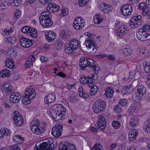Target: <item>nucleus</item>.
Instances as JSON below:
<instances>
[{
	"label": "nucleus",
	"instance_id": "nucleus-1",
	"mask_svg": "<svg viewBox=\"0 0 150 150\" xmlns=\"http://www.w3.org/2000/svg\"><path fill=\"white\" fill-rule=\"evenodd\" d=\"M53 107L54 109H51L50 115L55 122L60 123L65 119L66 109L61 104H55Z\"/></svg>",
	"mask_w": 150,
	"mask_h": 150
},
{
	"label": "nucleus",
	"instance_id": "nucleus-2",
	"mask_svg": "<svg viewBox=\"0 0 150 150\" xmlns=\"http://www.w3.org/2000/svg\"><path fill=\"white\" fill-rule=\"evenodd\" d=\"M79 65L81 69L84 70L86 68L88 67L90 68H92V70L95 72L99 70L98 66L96 64V62L93 59L85 58L84 57H81L80 59Z\"/></svg>",
	"mask_w": 150,
	"mask_h": 150
},
{
	"label": "nucleus",
	"instance_id": "nucleus-3",
	"mask_svg": "<svg viewBox=\"0 0 150 150\" xmlns=\"http://www.w3.org/2000/svg\"><path fill=\"white\" fill-rule=\"evenodd\" d=\"M57 146V143L52 139H47L45 140L40 145L37 144L34 150H53Z\"/></svg>",
	"mask_w": 150,
	"mask_h": 150
},
{
	"label": "nucleus",
	"instance_id": "nucleus-4",
	"mask_svg": "<svg viewBox=\"0 0 150 150\" xmlns=\"http://www.w3.org/2000/svg\"><path fill=\"white\" fill-rule=\"evenodd\" d=\"M145 30L144 28L143 25L142 28H139L137 30V37L141 41H144L150 39V33H148Z\"/></svg>",
	"mask_w": 150,
	"mask_h": 150
},
{
	"label": "nucleus",
	"instance_id": "nucleus-5",
	"mask_svg": "<svg viewBox=\"0 0 150 150\" xmlns=\"http://www.w3.org/2000/svg\"><path fill=\"white\" fill-rule=\"evenodd\" d=\"M86 35L88 36V38H87L85 40L86 46L89 51V52L94 53L97 51L98 48L96 45V44L94 41L89 39L91 35L90 33L87 34Z\"/></svg>",
	"mask_w": 150,
	"mask_h": 150
},
{
	"label": "nucleus",
	"instance_id": "nucleus-6",
	"mask_svg": "<svg viewBox=\"0 0 150 150\" xmlns=\"http://www.w3.org/2000/svg\"><path fill=\"white\" fill-rule=\"evenodd\" d=\"M30 126L32 132L38 135L42 134L45 131V129L44 128L40 127L39 121L38 120L32 122L31 123Z\"/></svg>",
	"mask_w": 150,
	"mask_h": 150
},
{
	"label": "nucleus",
	"instance_id": "nucleus-7",
	"mask_svg": "<svg viewBox=\"0 0 150 150\" xmlns=\"http://www.w3.org/2000/svg\"><path fill=\"white\" fill-rule=\"evenodd\" d=\"M105 103L103 100L99 99L94 103L93 106V111L96 113L102 112L105 109Z\"/></svg>",
	"mask_w": 150,
	"mask_h": 150
},
{
	"label": "nucleus",
	"instance_id": "nucleus-8",
	"mask_svg": "<svg viewBox=\"0 0 150 150\" xmlns=\"http://www.w3.org/2000/svg\"><path fill=\"white\" fill-rule=\"evenodd\" d=\"M133 10L132 6L129 4H125L122 6L120 11L122 14L125 16L130 15Z\"/></svg>",
	"mask_w": 150,
	"mask_h": 150
},
{
	"label": "nucleus",
	"instance_id": "nucleus-9",
	"mask_svg": "<svg viewBox=\"0 0 150 150\" xmlns=\"http://www.w3.org/2000/svg\"><path fill=\"white\" fill-rule=\"evenodd\" d=\"M85 21L82 18L75 19L73 23V28L76 30H81L85 25Z\"/></svg>",
	"mask_w": 150,
	"mask_h": 150
},
{
	"label": "nucleus",
	"instance_id": "nucleus-10",
	"mask_svg": "<svg viewBox=\"0 0 150 150\" xmlns=\"http://www.w3.org/2000/svg\"><path fill=\"white\" fill-rule=\"evenodd\" d=\"M142 17L140 16H135L132 18L129 24L132 28H137L141 24Z\"/></svg>",
	"mask_w": 150,
	"mask_h": 150
},
{
	"label": "nucleus",
	"instance_id": "nucleus-11",
	"mask_svg": "<svg viewBox=\"0 0 150 150\" xmlns=\"http://www.w3.org/2000/svg\"><path fill=\"white\" fill-rule=\"evenodd\" d=\"M95 75L93 74L86 76L85 75H83L81 76L80 79V82L81 83H91L95 80Z\"/></svg>",
	"mask_w": 150,
	"mask_h": 150
},
{
	"label": "nucleus",
	"instance_id": "nucleus-12",
	"mask_svg": "<svg viewBox=\"0 0 150 150\" xmlns=\"http://www.w3.org/2000/svg\"><path fill=\"white\" fill-rule=\"evenodd\" d=\"M59 147V150H76L75 145L67 141L62 142Z\"/></svg>",
	"mask_w": 150,
	"mask_h": 150
},
{
	"label": "nucleus",
	"instance_id": "nucleus-13",
	"mask_svg": "<svg viewBox=\"0 0 150 150\" xmlns=\"http://www.w3.org/2000/svg\"><path fill=\"white\" fill-rule=\"evenodd\" d=\"M14 116L13 118L16 125L17 126H21L23 123L24 120L22 116L18 111H15L14 112Z\"/></svg>",
	"mask_w": 150,
	"mask_h": 150
},
{
	"label": "nucleus",
	"instance_id": "nucleus-14",
	"mask_svg": "<svg viewBox=\"0 0 150 150\" xmlns=\"http://www.w3.org/2000/svg\"><path fill=\"white\" fill-rule=\"evenodd\" d=\"M39 21L41 25L45 28L51 26L53 23L51 18L50 17L44 18H41V16H40L39 18Z\"/></svg>",
	"mask_w": 150,
	"mask_h": 150
},
{
	"label": "nucleus",
	"instance_id": "nucleus-15",
	"mask_svg": "<svg viewBox=\"0 0 150 150\" xmlns=\"http://www.w3.org/2000/svg\"><path fill=\"white\" fill-rule=\"evenodd\" d=\"M63 131V126L61 125H57L53 127L52 130V134L54 137L60 136Z\"/></svg>",
	"mask_w": 150,
	"mask_h": 150
},
{
	"label": "nucleus",
	"instance_id": "nucleus-16",
	"mask_svg": "<svg viewBox=\"0 0 150 150\" xmlns=\"http://www.w3.org/2000/svg\"><path fill=\"white\" fill-rule=\"evenodd\" d=\"M96 123L98 128L100 130H103L106 126V121L105 117L103 116H99Z\"/></svg>",
	"mask_w": 150,
	"mask_h": 150
},
{
	"label": "nucleus",
	"instance_id": "nucleus-17",
	"mask_svg": "<svg viewBox=\"0 0 150 150\" xmlns=\"http://www.w3.org/2000/svg\"><path fill=\"white\" fill-rule=\"evenodd\" d=\"M99 8L100 10L106 13L111 12L112 10L111 5L103 3H101L99 4Z\"/></svg>",
	"mask_w": 150,
	"mask_h": 150
},
{
	"label": "nucleus",
	"instance_id": "nucleus-18",
	"mask_svg": "<svg viewBox=\"0 0 150 150\" xmlns=\"http://www.w3.org/2000/svg\"><path fill=\"white\" fill-rule=\"evenodd\" d=\"M56 96L53 93H50L46 95L44 98V102L46 103H51L54 102L56 100Z\"/></svg>",
	"mask_w": 150,
	"mask_h": 150
},
{
	"label": "nucleus",
	"instance_id": "nucleus-19",
	"mask_svg": "<svg viewBox=\"0 0 150 150\" xmlns=\"http://www.w3.org/2000/svg\"><path fill=\"white\" fill-rule=\"evenodd\" d=\"M21 95L18 92L12 93L10 95V102L16 103H18L21 98Z\"/></svg>",
	"mask_w": 150,
	"mask_h": 150
},
{
	"label": "nucleus",
	"instance_id": "nucleus-20",
	"mask_svg": "<svg viewBox=\"0 0 150 150\" xmlns=\"http://www.w3.org/2000/svg\"><path fill=\"white\" fill-rule=\"evenodd\" d=\"M128 30L127 27L125 25L120 26L117 31H116V34L118 37H121L125 34L128 32Z\"/></svg>",
	"mask_w": 150,
	"mask_h": 150
},
{
	"label": "nucleus",
	"instance_id": "nucleus-21",
	"mask_svg": "<svg viewBox=\"0 0 150 150\" xmlns=\"http://www.w3.org/2000/svg\"><path fill=\"white\" fill-rule=\"evenodd\" d=\"M138 8L140 10H142V14L144 16L148 15L149 13V8L144 3H142L138 5Z\"/></svg>",
	"mask_w": 150,
	"mask_h": 150
},
{
	"label": "nucleus",
	"instance_id": "nucleus-22",
	"mask_svg": "<svg viewBox=\"0 0 150 150\" xmlns=\"http://www.w3.org/2000/svg\"><path fill=\"white\" fill-rule=\"evenodd\" d=\"M137 91L138 92V96L139 98V99L142 98L143 96L145 93L146 89L145 87L143 85H140L137 87Z\"/></svg>",
	"mask_w": 150,
	"mask_h": 150
},
{
	"label": "nucleus",
	"instance_id": "nucleus-23",
	"mask_svg": "<svg viewBox=\"0 0 150 150\" xmlns=\"http://www.w3.org/2000/svg\"><path fill=\"white\" fill-rule=\"evenodd\" d=\"M56 34L53 32H46L45 35L48 42H53L56 38Z\"/></svg>",
	"mask_w": 150,
	"mask_h": 150
},
{
	"label": "nucleus",
	"instance_id": "nucleus-24",
	"mask_svg": "<svg viewBox=\"0 0 150 150\" xmlns=\"http://www.w3.org/2000/svg\"><path fill=\"white\" fill-rule=\"evenodd\" d=\"M25 95L32 97L30 98L31 100L33 99L35 97L36 93L35 90L31 88L27 89L24 93Z\"/></svg>",
	"mask_w": 150,
	"mask_h": 150
},
{
	"label": "nucleus",
	"instance_id": "nucleus-25",
	"mask_svg": "<svg viewBox=\"0 0 150 150\" xmlns=\"http://www.w3.org/2000/svg\"><path fill=\"white\" fill-rule=\"evenodd\" d=\"M142 128L145 132L150 133V117L144 122Z\"/></svg>",
	"mask_w": 150,
	"mask_h": 150
},
{
	"label": "nucleus",
	"instance_id": "nucleus-26",
	"mask_svg": "<svg viewBox=\"0 0 150 150\" xmlns=\"http://www.w3.org/2000/svg\"><path fill=\"white\" fill-rule=\"evenodd\" d=\"M79 45V41L76 39L71 40L69 44V46H70L74 50H77Z\"/></svg>",
	"mask_w": 150,
	"mask_h": 150
},
{
	"label": "nucleus",
	"instance_id": "nucleus-27",
	"mask_svg": "<svg viewBox=\"0 0 150 150\" xmlns=\"http://www.w3.org/2000/svg\"><path fill=\"white\" fill-rule=\"evenodd\" d=\"M61 36L62 40L66 42L69 41L70 39V35L68 34V31L67 30H63L61 34Z\"/></svg>",
	"mask_w": 150,
	"mask_h": 150
},
{
	"label": "nucleus",
	"instance_id": "nucleus-28",
	"mask_svg": "<svg viewBox=\"0 0 150 150\" xmlns=\"http://www.w3.org/2000/svg\"><path fill=\"white\" fill-rule=\"evenodd\" d=\"M139 123V119L137 116H134L131 118L129 120L130 125L132 127H135Z\"/></svg>",
	"mask_w": 150,
	"mask_h": 150
},
{
	"label": "nucleus",
	"instance_id": "nucleus-29",
	"mask_svg": "<svg viewBox=\"0 0 150 150\" xmlns=\"http://www.w3.org/2000/svg\"><path fill=\"white\" fill-rule=\"evenodd\" d=\"M2 33L4 37V42L6 43H9V36H7L9 35V30L6 29H5L2 31Z\"/></svg>",
	"mask_w": 150,
	"mask_h": 150
},
{
	"label": "nucleus",
	"instance_id": "nucleus-30",
	"mask_svg": "<svg viewBox=\"0 0 150 150\" xmlns=\"http://www.w3.org/2000/svg\"><path fill=\"white\" fill-rule=\"evenodd\" d=\"M13 141L16 143H21L24 142V138L19 135L14 136L13 138Z\"/></svg>",
	"mask_w": 150,
	"mask_h": 150
},
{
	"label": "nucleus",
	"instance_id": "nucleus-31",
	"mask_svg": "<svg viewBox=\"0 0 150 150\" xmlns=\"http://www.w3.org/2000/svg\"><path fill=\"white\" fill-rule=\"evenodd\" d=\"M88 87L91 88L90 89V95H94L98 91L97 87L94 84L91 83H88L87 85Z\"/></svg>",
	"mask_w": 150,
	"mask_h": 150
},
{
	"label": "nucleus",
	"instance_id": "nucleus-32",
	"mask_svg": "<svg viewBox=\"0 0 150 150\" xmlns=\"http://www.w3.org/2000/svg\"><path fill=\"white\" fill-rule=\"evenodd\" d=\"M114 89L112 87H108L106 88L105 94L108 98L112 97L114 94Z\"/></svg>",
	"mask_w": 150,
	"mask_h": 150
},
{
	"label": "nucleus",
	"instance_id": "nucleus-33",
	"mask_svg": "<svg viewBox=\"0 0 150 150\" xmlns=\"http://www.w3.org/2000/svg\"><path fill=\"white\" fill-rule=\"evenodd\" d=\"M6 136L9 135V131L8 129L6 128H4V129H1L0 130V137L2 139L4 135Z\"/></svg>",
	"mask_w": 150,
	"mask_h": 150
},
{
	"label": "nucleus",
	"instance_id": "nucleus-34",
	"mask_svg": "<svg viewBox=\"0 0 150 150\" xmlns=\"http://www.w3.org/2000/svg\"><path fill=\"white\" fill-rule=\"evenodd\" d=\"M100 14H98L95 15L93 17V22L95 24H98L101 23L103 19L100 18Z\"/></svg>",
	"mask_w": 150,
	"mask_h": 150
},
{
	"label": "nucleus",
	"instance_id": "nucleus-35",
	"mask_svg": "<svg viewBox=\"0 0 150 150\" xmlns=\"http://www.w3.org/2000/svg\"><path fill=\"white\" fill-rule=\"evenodd\" d=\"M64 51L67 54L70 53L73 54L74 53L73 51L74 50L71 47L69 46L68 44H67L64 45Z\"/></svg>",
	"mask_w": 150,
	"mask_h": 150
},
{
	"label": "nucleus",
	"instance_id": "nucleus-36",
	"mask_svg": "<svg viewBox=\"0 0 150 150\" xmlns=\"http://www.w3.org/2000/svg\"><path fill=\"white\" fill-rule=\"evenodd\" d=\"M27 38L22 36L19 37V43L20 45L23 47H25L26 46V41Z\"/></svg>",
	"mask_w": 150,
	"mask_h": 150
},
{
	"label": "nucleus",
	"instance_id": "nucleus-37",
	"mask_svg": "<svg viewBox=\"0 0 150 150\" xmlns=\"http://www.w3.org/2000/svg\"><path fill=\"white\" fill-rule=\"evenodd\" d=\"M69 100L72 103H74L76 102L74 92H71L70 94H69Z\"/></svg>",
	"mask_w": 150,
	"mask_h": 150
},
{
	"label": "nucleus",
	"instance_id": "nucleus-38",
	"mask_svg": "<svg viewBox=\"0 0 150 150\" xmlns=\"http://www.w3.org/2000/svg\"><path fill=\"white\" fill-rule=\"evenodd\" d=\"M9 70L6 69L1 70L0 72V76L2 77H9Z\"/></svg>",
	"mask_w": 150,
	"mask_h": 150
},
{
	"label": "nucleus",
	"instance_id": "nucleus-39",
	"mask_svg": "<svg viewBox=\"0 0 150 150\" xmlns=\"http://www.w3.org/2000/svg\"><path fill=\"white\" fill-rule=\"evenodd\" d=\"M29 35L31 36L33 38H35L37 36V32L35 29L30 28V31L29 33Z\"/></svg>",
	"mask_w": 150,
	"mask_h": 150
},
{
	"label": "nucleus",
	"instance_id": "nucleus-40",
	"mask_svg": "<svg viewBox=\"0 0 150 150\" xmlns=\"http://www.w3.org/2000/svg\"><path fill=\"white\" fill-rule=\"evenodd\" d=\"M3 90L7 93H9V82L7 81L5 83L2 85Z\"/></svg>",
	"mask_w": 150,
	"mask_h": 150
},
{
	"label": "nucleus",
	"instance_id": "nucleus-41",
	"mask_svg": "<svg viewBox=\"0 0 150 150\" xmlns=\"http://www.w3.org/2000/svg\"><path fill=\"white\" fill-rule=\"evenodd\" d=\"M41 18H47L48 17H52V16L49 10L45 11L42 12L41 13Z\"/></svg>",
	"mask_w": 150,
	"mask_h": 150
},
{
	"label": "nucleus",
	"instance_id": "nucleus-42",
	"mask_svg": "<svg viewBox=\"0 0 150 150\" xmlns=\"http://www.w3.org/2000/svg\"><path fill=\"white\" fill-rule=\"evenodd\" d=\"M54 43L55 48L58 50H60L62 47L63 43L59 40L55 42Z\"/></svg>",
	"mask_w": 150,
	"mask_h": 150
},
{
	"label": "nucleus",
	"instance_id": "nucleus-43",
	"mask_svg": "<svg viewBox=\"0 0 150 150\" xmlns=\"http://www.w3.org/2000/svg\"><path fill=\"white\" fill-rule=\"evenodd\" d=\"M145 71L147 73H150V65L147 64V61H145L143 63Z\"/></svg>",
	"mask_w": 150,
	"mask_h": 150
},
{
	"label": "nucleus",
	"instance_id": "nucleus-44",
	"mask_svg": "<svg viewBox=\"0 0 150 150\" xmlns=\"http://www.w3.org/2000/svg\"><path fill=\"white\" fill-rule=\"evenodd\" d=\"M31 97L28 96L24 95L23 98L22 99V101L23 103L25 105L28 104L30 102V99Z\"/></svg>",
	"mask_w": 150,
	"mask_h": 150
},
{
	"label": "nucleus",
	"instance_id": "nucleus-45",
	"mask_svg": "<svg viewBox=\"0 0 150 150\" xmlns=\"http://www.w3.org/2000/svg\"><path fill=\"white\" fill-rule=\"evenodd\" d=\"M112 125L114 129H117L120 127L121 124L120 122L114 120L112 122Z\"/></svg>",
	"mask_w": 150,
	"mask_h": 150
},
{
	"label": "nucleus",
	"instance_id": "nucleus-46",
	"mask_svg": "<svg viewBox=\"0 0 150 150\" xmlns=\"http://www.w3.org/2000/svg\"><path fill=\"white\" fill-rule=\"evenodd\" d=\"M121 92L123 95H129L131 91L130 88L128 87L125 86L122 88Z\"/></svg>",
	"mask_w": 150,
	"mask_h": 150
},
{
	"label": "nucleus",
	"instance_id": "nucleus-47",
	"mask_svg": "<svg viewBox=\"0 0 150 150\" xmlns=\"http://www.w3.org/2000/svg\"><path fill=\"white\" fill-rule=\"evenodd\" d=\"M122 52L126 56L130 55L132 51L130 48L126 47L122 50Z\"/></svg>",
	"mask_w": 150,
	"mask_h": 150
},
{
	"label": "nucleus",
	"instance_id": "nucleus-48",
	"mask_svg": "<svg viewBox=\"0 0 150 150\" xmlns=\"http://www.w3.org/2000/svg\"><path fill=\"white\" fill-rule=\"evenodd\" d=\"M92 150H103V148L100 144L96 143L92 147Z\"/></svg>",
	"mask_w": 150,
	"mask_h": 150
},
{
	"label": "nucleus",
	"instance_id": "nucleus-49",
	"mask_svg": "<svg viewBox=\"0 0 150 150\" xmlns=\"http://www.w3.org/2000/svg\"><path fill=\"white\" fill-rule=\"evenodd\" d=\"M17 51L13 48H10V58H14L16 56Z\"/></svg>",
	"mask_w": 150,
	"mask_h": 150
},
{
	"label": "nucleus",
	"instance_id": "nucleus-50",
	"mask_svg": "<svg viewBox=\"0 0 150 150\" xmlns=\"http://www.w3.org/2000/svg\"><path fill=\"white\" fill-rule=\"evenodd\" d=\"M128 110L132 114L136 113L138 111V110L136 106L133 105H132L130 107Z\"/></svg>",
	"mask_w": 150,
	"mask_h": 150
},
{
	"label": "nucleus",
	"instance_id": "nucleus-51",
	"mask_svg": "<svg viewBox=\"0 0 150 150\" xmlns=\"http://www.w3.org/2000/svg\"><path fill=\"white\" fill-rule=\"evenodd\" d=\"M30 28L28 26H25L23 27L21 29V32L23 33H29L30 31Z\"/></svg>",
	"mask_w": 150,
	"mask_h": 150
},
{
	"label": "nucleus",
	"instance_id": "nucleus-52",
	"mask_svg": "<svg viewBox=\"0 0 150 150\" xmlns=\"http://www.w3.org/2000/svg\"><path fill=\"white\" fill-rule=\"evenodd\" d=\"M89 0H79V4L80 6L82 7L86 4Z\"/></svg>",
	"mask_w": 150,
	"mask_h": 150
},
{
	"label": "nucleus",
	"instance_id": "nucleus-53",
	"mask_svg": "<svg viewBox=\"0 0 150 150\" xmlns=\"http://www.w3.org/2000/svg\"><path fill=\"white\" fill-rule=\"evenodd\" d=\"M127 101L126 99H122L120 100L119 102V105L122 106H125L127 103Z\"/></svg>",
	"mask_w": 150,
	"mask_h": 150
},
{
	"label": "nucleus",
	"instance_id": "nucleus-54",
	"mask_svg": "<svg viewBox=\"0 0 150 150\" xmlns=\"http://www.w3.org/2000/svg\"><path fill=\"white\" fill-rule=\"evenodd\" d=\"M9 99L8 98H4L3 99V105L4 106L5 108H7L9 107V105H8V103L9 102Z\"/></svg>",
	"mask_w": 150,
	"mask_h": 150
},
{
	"label": "nucleus",
	"instance_id": "nucleus-55",
	"mask_svg": "<svg viewBox=\"0 0 150 150\" xmlns=\"http://www.w3.org/2000/svg\"><path fill=\"white\" fill-rule=\"evenodd\" d=\"M26 46L25 48H28L31 46L33 44V41L27 38L26 41Z\"/></svg>",
	"mask_w": 150,
	"mask_h": 150
},
{
	"label": "nucleus",
	"instance_id": "nucleus-56",
	"mask_svg": "<svg viewBox=\"0 0 150 150\" xmlns=\"http://www.w3.org/2000/svg\"><path fill=\"white\" fill-rule=\"evenodd\" d=\"M16 12L15 13V16L14 17V19L16 21L17 20L21 14V12L20 10H16Z\"/></svg>",
	"mask_w": 150,
	"mask_h": 150
},
{
	"label": "nucleus",
	"instance_id": "nucleus-57",
	"mask_svg": "<svg viewBox=\"0 0 150 150\" xmlns=\"http://www.w3.org/2000/svg\"><path fill=\"white\" fill-rule=\"evenodd\" d=\"M11 150H21L19 145L18 144L12 145L10 146Z\"/></svg>",
	"mask_w": 150,
	"mask_h": 150
},
{
	"label": "nucleus",
	"instance_id": "nucleus-58",
	"mask_svg": "<svg viewBox=\"0 0 150 150\" xmlns=\"http://www.w3.org/2000/svg\"><path fill=\"white\" fill-rule=\"evenodd\" d=\"M90 95V93L83 92L80 93V96L81 97H82L83 98H86L89 97Z\"/></svg>",
	"mask_w": 150,
	"mask_h": 150
},
{
	"label": "nucleus",
	"instance_id": "nucleus-59",
	"mask_svg": "<svg viewBox=\"0 0 150 150\" xmlns=\"http://www.w3.org/2000/svg\"><path fill=\"white\" fill-rule=\"evenodd\" d=\"M8 7V5H7L6 2L0 3V9H4Z\"/></svg>",
	"mask_w": 150,
	"mask_h": 150
},
{
	"label": "nucleus",
	"instance_id": "nucleus-60",
	"mask_svg": "<svg viewBox=\"0 0 150 150\" xmlns=\"http://www.w3.org/2000/svg\"><path fill=\"white\" fill-rule=\"evenodd\" d=\"M59 6L58 5H56L54 4L53 8L52 9V11L54 12H56L59 10Z\"/></svg>",
	"mask_w": 150,
	"mask_h": 150
},
{
	"label": "nucleus",
	"instance_id": "nucleus-61",
	"mask_svg": "<svg viewBox=\"0 0 150 150\" xmlns=\"http://www.w3.org/2000/svg\"><path fill=\"white\" fill-rule=\"evenodd\" d=\"M11 41H10V43H11L12 44H13L15 43L17 40H16V38L14 36H11Z\"/></svg>",
	"mask_w": 150,
	"mask_h": 150
},
{
	"label": "nucleus",
	"instance_id": "nucleus-62",
	"mask_svg": "<svg viewBox=\"0 0 150 150\" xmlns=\"http://www.w3.org/2000/svg\"><path fill=\"white\" fill-rule=\"evenodd\" d=\"M114 109L115 111L117 113L120 112H122V110L119 106L115 105L114 107Z\"/></svg>",
	"mask_w": 150,
	"mask_h": 150
},
{
	"label": "nucleus",
	"instance_id": "nucleus-63",
	"mask_svg": "<svg viewBox=\"0 0 150 150\" xmlns=\"http://www.w3.org/2000/svg\"><path fill=\"white\" fill-rule=\"evenodd\" d=\"M10 63H11V64H10V69H14L16 67L14 61L12 59H10Z\"/></svg>",
	"mask_w": 150,
	"mask_h": 150
},
{
	"label": "nucleus",
	"instance_id": "nucleus-64",
	"mask_svg": "<svg viewBox=\"0 0 150 150\" xmlns=\"http://www.w3.org/2000/svg\"><path fill=\"white\" fill-rule=\"evenodd\" d=\"M12 79L14 80H16L19 79L20 77L19 76L18 74H12L11 75Z\"/></svg>",
	"mask_w": 150,
	"mask_h": 150
}]
</instances>
